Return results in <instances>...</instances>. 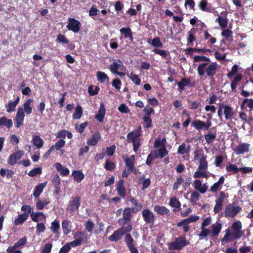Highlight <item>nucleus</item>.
Masks as SVG:
<instances>
[{"label":"nucleus","mask_w":253,"mask_h":253,"mask_svg":"<svg viewBox=\"0 0 253 253\" xmlns=\"http://www.w3.org/2000/svg\"><path fill=\"white\" fill-rule=\"evenodd\" d=\"M135 161L134 155H131L129 158L126 159L125 160L126 167L128 171L134 173L136 172V169L134 166Z\"/></svg>","instance_id":"nucleus-18"},{"label":"nucleus","mask_w":253,"mask_h":253,"mask_svg":"<svg viewBox=\"0 0 253 253\" xmlns=\"http://www.w3.org/2000/svg\"><path fill=\"white\" fill-rule=\"evenodd\" d=\"M27 242L26 239L25 238H22L18 241L14 246H11L12 247L17 249L22 246H23Z\"/></svg>","instance_id":"nucleus-56"},{"label":"nucleus","mask_w":253,"mask_h":253,"mask_svg":"<svg viewBox=\"0 0 253 253\" xmlns=\"http://www.w3.org/2000/svg\"><path fill=\"white\" fill-rule=\"evenodd\" d=\"M224 180L225 178L224 176H221L218 181L214 183V184L211 187L210 191L212 193H214L220 190L222 188Z\"/></svg>","instance_id":"nucleus-19"},{"label":"nucleus","mask_w":253,"mask_h":253,"mask_svg":"<svg viewBox=\"0 0 253 253\" xmlns=\"http://www.w3.org/2000/svg\"><path fill=\"white\" fill-rule=\"evenodd\" d=\"M120 32L124 35L125 38H129L131 41L133 40L131 30L129 28H122Z\"/></svg>","instance_id":"nucleus-31"},{"label":"nucleus","mask_w":253,"mask_h":253,"mask_svg":"<svg viewBox=\"0 0 253 253\" xmlns=\"http://www.w3.org/2000/svg\"><path fill=\"white\" fill-rule=\"evenodd\" d=\"M94 227V224L91 220H88L85 224V229L89 233H92Z\"/></svg>","instance_id":"nucleus-50"},{"label":"nucleus","mask_w":253,"mask_h":253,"mask_svg":"<svg viewBox=\"0 0 253 253\" xmlns=\"http://www.w3.org/2000/svg\"><path fill=\"white\" fill-rule=\"evenodd\" d=\"M166 139H163L162 140H161L159 139H157L154 142V147L155 148H158L159 147H164L165 146V143H166Z\"/></svg>","instance_id":"nucleus-58"},{"label":"nucleus","mask_w":253,"mask_h":253,"mask_svg":"<svg viewBox=\"0 0 253 253\" xmlns=\"http://www.w3.org/2000/svg\"><path fill=\"white\" fill-rule=\"evenodd\" d=\"M100 138L101 136L100 134H95L87 141V143L88 145L94 146L97 143Z\"/></svg>","instance_id":"nucleus-36"},{"label":"nucleus","mask_w":253,"mask_h":253,"mask_svg":"<svg viewBox=\"0 0 253 253\" xmlns=\"http://www.w3.org/2000/svg\"><path fill=\"white\" fill-rule=\"evenodd\" d=\"M83 115L82 108L80 105H77L75 109V112L73 115V118L75 119H80Z\"/></svg>","instance_id":"nucleus-43"},{"label":"nucleus","mask_w":253,"mask_h":253,"mask_svg":"<svg viewBox=\"0 0 253 253\" xmlns=\"http://www.w3.org/2000/svg\"><path fill=\"white\" fill-rule=\"evenodd\" d=\"M217 68L216 62H204L199 65L197 72L199 76H203L206 73L207 76L212 77L215 74Z\"/></svg>","instance_id":"nucleus-3"},{"label":"nucleus","mask_w":253,"mask_h":253,"mask_svg":"<svg viewBox=\"0 0 253 253\" xmlns=\"http://www.w3.org/2000/svg\"><path fill=\"white\" fill-rule=\"evenodd\" d=\"M24 153V152L22 150H19L12 153L7 159V164L10 166L14 165L22 157Z\"/></svg>","instance_id":"nucleus-12"},{"label":"nucleus","mask_w":253,"mask_h":253,"mask_svg":"<svg viewBox=\"0 0 253 253\" xmlns=\"http://www.w3.org/2000/svg\"><path fill=\"white\" fill-rule=\"evenodd\" d=\"M154 210L160 214H167L169 211V210L165 207L160 206H155L154 208Z\"/></svg>","instance_id":"nucleus-40"},{"label":"nucleus","mask_w":253,"mask_h":253,"mask_svg":"<svg viewBox=\"0 0 253 253\" xmlns=\"http://www.w3.org/2000/svg\"><path fill=\"white\" fill-rule=\"evenodd\" d=\"M65 144V141L63 139H60L54 145H52L51 147H52L53 150L55 149L56 150H59L61 148L64 147Z\"/></svg>","instance_id":"nucleus-48"},{"label":"nucleus","mask_w":253,"mask_h":253,"mask_svg":"<svg viewBox=\"0 0 253 253\" xmlns=\"http://www.w3.org/2000/svg\"><path fill=\"white\" fill-rule=\"evenodd\" d=\"M13 125L12 121L10 119H7L5 117H2L0 118V126H5L9 128L12 127Z\"/></svg>","instance_id":"nucleus-37"},{"label":"nucleus","mask_w":253,"mask_h":253,"mask_svg":"<svg viewBox=\"0 0 253 253\" xmlns=\"http://www.w3.org/2000/svg\"><path fill=\"white\" fill-rule=\"evenodd\" d=\"M99 88L98 86L94 87L92 85H90L88 88V92L90 95L93 96L98 93Z\"/></svg>","instance_id":"nucleus-51"},{"label":"nucleus","mask_w":253,"mask_h":253,"mask_svg":"<svg viewBox=\"0 0 253 253\" xmlns=\"http://www.w3.org/2000/svg\"><path fill=\"white\" fill-rule=\"evenodd\" d=\"M189 244V242L186 240L185 237H180L176 238L173 242L169 244V250H180Z\"/></svg>","instance_id":"nucleus-8"},{"label":"nucleus","mask_w":253,"mask_h":253,"mask_svg":"<svg viewBox=\"0 0 253 253\" xmlns=\"http://www.w3.org/2000/svg\"><path fill=\"white\" fill-rule=\"evenodd\" d=\"M242 78H243L242 75L241 74H240L237 75L235 77V78L233 80V81H232V83L231 84V87L232 90L233 91L235 90V89L237 87V84H238V83L239 82H240L241 81Z\"/></svg>","instance_id":"nucleus-42"},{"label":"nucleus","mask_w":253,"mask_h":253,"mask_svg":"<svg viewBox=\"0 0 253 253\" xmlns=\"http://www.w3.org/2000/svg\"><path fill=\"white\" fill-rule=\"evenodd\" d=\"M190 150V146H186V144L183 143L178 148L177 153L179 154H185L189 152Z\"/></svg>","instance_id":"nucleus-39"},{"label":"nucleus","mask_w":253,"mask_h":253,"mask_svg":"<svg viewBox=\"0 0 253 253\" xmlns=\"http://www.w3.org/2000/svg\"><path fill=\"white\" fill-rule=\"evenodd\" d=\"M199 193L196 191H194L191 193L190 201L193 204H196L197 202L199 200L200 198Z\"/></svg>","instance_id":"nucleus-46"},{"label":"nucleus","mask_w":253,"mask_h":253,"mask_svg":"<svg viewBox=\"0 0 253 253\" xmlns=\"http://www.w3.org/2000/svg\"><path fill=\"white\" fill-rule=\"evenodd\" d=\"M59 227V221L58 220H55L51 223L50 229L54 233L56 234L58 233Z\"/></svg>","instance_id":"nucleus-45"},{"label":"nucleus","mask_w":253,"mask_h":253,"mask_svg":"<svg viewBox=\"0 0 253 253\" xmlns=\"http://www.w3.org/2000/svg\"><path fill=\"white\" fill-rule=\"evenodd\" d=\"M241 210V208L235 203L229 204L226 207L224 212V216L226 217H234Z\"/></svg>","instance_id":"nucleus-7"},{"label":"nucleus","mask_w":253,"mask_h":253,"mask_svg":"<svg viewBox=\"0 0 253 253\" xmlns=\"http://www.w3.org/2000/svg\"><path fill=\"white\" fill-rule=\"evenodd\" d=\"M46 183V182L41 183L36 187L35 190L33 193V195L35 197L38 198L40 196L43 188L45 187Z\"/></svg>","instance_id":"nucleus-32"},{"label":"nucleus","mask_w":253,"mask_h":253,"mask_svg":"<svg viewBox=\"0 0 253 253\" xmlns=\"http://www.w3.org/2000/svg\"><path fill=\"white\" fill-rule=\"evenodd\" d=\"M147 42L152 46L156 47H161L163 43L161 42L160 38L159 37H155L153 40L148 39Z\"/></svg>","instance_id":"nucleus-30"},{"label":"nucleus","mask_w":253,"mask_h":253,"mask_svg":"<svg viewBox=\"0 0 253 253\" xmlns=\"http://www.w3.org/2000/svg\"><path fill=\"white\" fill-rule=\"evenodd\" d=\"M234 114L233 109L231 106L223 104L219 105L217 115L220 120H222L223 115L226 120H231Z\"/></svg>","instance_id":"nucleus-5"},{"label":"nucleus","mask_w":253,"mask_h":253,"mask_svg":"<svg viewBox=\"0 0 253 253\" xmlns=\"http://www.w3.org/2000/svg\"><path fill=\"white\" fill-rule=\"evenodd\" d=\"M105 115V108L104 104L101 103L97 114L95 116V118L99 122H102L103 121Z\"/></svg>","instance_id":"nucleus-25"},{"label":"nucleus","mask_w":253,"mask_h":253,"mask_svg":"<svg viewBox=\"0 0 253 253\" xmlns=\"http://www.w3.org/2000/svg\"><path fill=\"white\" fill-rule=\"evenodd\" d=\"M139 182L143 186L142 190L147 188L150 185L151 181L149 178H146L145 175H142L140 176L138 179Z\"/></svg>","instance_id":"nucleus-29"},{"label":"nucleus","mask_w":253,"mask_h":253,"mask_svg":"<svg viewBox=\"0 0 253 253\" xmlns=\"http://www.w3.org/2000/svg\"><path fill=\"white\" fill-rule=\"evenodd\" d=\"M96 77L97 80L101 83H105V82H108L109 77L104 72L99 71L96 73Z\"/></svg>","instance_id":"nucleus-34"},{"label":"nucleus","mask_w":253,"mask_h":253,"mask_svg":"<svg viewBox=\"0 0 253 253\" xmlns=\"http://www.w3.org/2000/svg\"><path fill=\"white\" fill-rule=\"evenodd\" d=\"M117 190L118 194L122 197H125L126 195V189L124 186V180H120L117 185Z\"/></svg>","instance_id":"nucleus-28"},{"label":"nucleus","mask_w":253,"mask_h":253,"mask_svg":"<svg viewBox=\"0 0 253 253\" xmlns=\"http://www.w3.org/2000/svg\"><path fill=\"white\" fill-rule=\"evenodd\" d=\"M42 170L41 168H37L33 169L28 172V175L30 176H35L38 174L42 173Z\"/></svg>","instance_id":"nucleus-53"},{"label":"nucleus","mask_w":253,"mask_h":253,"mask_svg":"<svg viewBox=\"0 0 253 253\" xmlns=\"http://www.w3.org/2000/svg\"><path fill=\"white\" fill-rule=\"evenodd\" d=\"M74 179L78 183H80L84 178V174L79 170H74L72 172Z\"/></svg>","instance_id":"nucleus-35"},{"label":"nucleus","mask_w":253,"mask_h":253,"mask_svg":"<svg viewBox=\"0 0 253 253\" xmlns=\"http://www.w3.org/2000/svg\"><path fill=\"white\" fill-rule=\"evenodd\" d=\"M33 102L32 99H27L23 104V107L18 108L16 115V127H19L22 124L24 120L25 113L30 115L32 112V104Z\"/></svg>","instance_id":"nucleus-1"},{"label":"nucleus","mask_w":253,"mask_h":253,"mask_svg":"<svg viewBox=\"0 0 253 253\" xmlns=\"http://www.w3.org/2000/svg\"><path fill=\"white\" fill-rule=\"evenodd\" d=\"M207 170V169H199V167L198 166V169L193 174V177L195 178H198L200 177L208 178L209 175L207 172L206 171Z\"/></svg>","instance_id":"nucleus-27"},{"label":"nucleus","mask_w":253,"mask_h":253,"mask_svg":"<svg viewBox=\"0 0 253 253\" xmlns=\"http://www.w3.org/2000/svg\"><path fill=\"white\" fill-rule=\"evenodd\" d=\"M71 249V248L68 243L60 249L59 253H67L70 251Z\"/></svg>","instance_id":"nucleus-64"},{"label":"nucleus","mask_w":253,"mask_h":253,"mask_svg":"<svg viewBox=\"0 0 253 253\" xmlns=\"http://www.w3.org/2000/svg\"><path fill=\"white\" fill-rule=\"evenodd\" d=\"M190 83V82L189 80H186L185 79H182L181 81L178 84L179 88L180 90L183 89L184 86L188 85Z\"/></svg>","instance_id":"nucleus-62"},{"label":"nucleus","mask_w":253,"mask_h":253,"mask_svg":"<svg viewBox=\"0 0 253 253\" xmlns=\"http://www.w3.org/2000/svg\"><path fill=\"white\" fill-rule=\"evenodd\" d=\"M124 68L123 63L119 60L114 61L110 66V70L114 74L119 70H124Z\"/></svg>","instance_id":"nucleus-17"},{"label":"nucleus","mask_w":253,"mask_h":253,"mask_svg":"<svg viewBox=\"0 0 253 253\" xmlns=\"http://www.w3.org/2000/svg\"><path fill=\"white\" fill-rule=\"evenodd\" d=\"M81 204V198L79 197H75L70 203V207L72 211H77Z\"/></svg>","instance_id":"nucleus-26"},{"label":"nucleus","mask_w":253,"mask_h":253,"mask_svg":"<svg viewBox=\"0 0 253 253\" xmlns=\"http://www.w3.org/2000/svg\"><path fill=\"white\" fill-rule=\"evenodd\" d=\"M193 60L195 62L203 61L204 62H210V60L209 58L200 55H196L193 57Z\"/></svg>","instance_id":"nucleus-47"},{"label":"nucleus","mask_w":253,"mask_h":253,"mask_svg":"<svg viewBox=\"0 0 253 253\" xmlns=\"http://www.w3.org/2000/svg\"><path fill=\"white\" fill-rule=\"evenodd\" d=\"M215 22H218L219 25L222 28H225L227 25V19L221 16H219L216 19Z\"/></svg>","instance_id":"nucleus-52"},{"label":"nucleus","mask_w":253,"mask_h":253,"mask_svg":"<svg viewBox=\"0 0 253 253\" xmlns=\"http://www.w3.org/2000/svg\"><path fill=\"white\" fill-rule=\"evenodd\" d=\"M28 217V213L24 212V213L20 214L15 217L13 223L16 226L21 225L27 220Z\"/></svg>","instance_id":"nucleus-20"},{"label":"nucleus","mask_w":253,"mask_h":253,"mask_svg":"<svg viewBox=\"0 0 253 253\" xmlns=\"http://www.w3.org/2000/svg\"><path fill=\"white\" fill-rule=\"evenodd\" d=\"M145 113L144 116H150L152 114L154 113V110L153 108L151 107L149 105L146 106L143 110Z\"/></svg>","instance_id":"nucleus-63"},{"label":"nucleus","mask_w":253,"mask_h":253,"mask_svg":"<svg viewBox=\"0 0 253 253\" xmlns=\"http://www.w3.org/2000/svg\"><path fill=\"white\" fill-rule=\"evenodd\" d=\"M194 157L195 160L199 161V169H207L208 167L207 161V156L205 154L204 151L202 148H197L194 151Z\"/></svg>","instance_id":"nucleus-4"},{"label":"nucleus","mask_w":253,"mask_h":253,"mask_svg":"<svg viewBox=\"0 0 253 253\" xmlns=\"http://www.w3.org/2000/svg\"><path fill=\"white\" fill-rule=\"evenodd\" d=\"M20 101V97L17 96L14 101H10L9 103L5 105L6 111L8 113H11L15 110L16 106L19 104Z\"/></svg>","instance_id":"nucleus-21"},{"label":"nucleus","mask_w":253,"mask_h":253,"mask_svg":"<svg viewBox=\"0 0 253 253\" xmlns=\"http://www.w3.org/2000/svg\"><path fill=\"white\" fill-rule=\"evenodd\" d=\"M216 137L215 134L212 133L211 131L205 135V138L208 143H211Z\"/></svg>","instance_id":"nucleus-54"},{"label":"nucleus","mask_w":253,"mask_h":253,"mask_svg":"<svg viewBox=\"0 0 253 253\" xmlns=\"http://www.w3.org/2000/svg\"><path fill=\"white\" fill-rule=\"evenodd\" d=\"M104 168L108 170H112L115 169V164L109 160H107L105 164Z\"/></svg>","instance_id":"nucleus-59"},{"label":"nucleus","mask_w":253,"mask_h":253,"mask_svg":"<svg viewBox=\"0 0 253 253\" xmlns=\"http://www.w3.org/2000/svg\"><path fill=\"white\" fill-rule=\"evenodd\" d=\"M140 135L139 132H135L133 131L129 133L127 135V140L128 143H132L133 150L136 152L140 145Z\"/></svg>","instance_id":"nucleus-9"},{"label":"nucleus","mask_w":253,"mask_h":253,"mask_svg":"<svg viewBox=\"0 0 253 253\" xmlns=\"http://www.w3.org/2000/svg\"><path fill=\"white\" fill-rule=\"evenodd\" d=\"M129 78L130 80L136 85H139L140 84V79L138 78V76L131 72L129 75Z\"/></svg>","instance_id":"nucleus-49"},{"label":"nucleus","mask_w":253,"mask_h":253,"mask_svg":"<svg viewBox=\"0 0 253 253\" xmlns=\"http://www.w3.org/2000/svg\"><path fill=\"white\" fill-rule=\"evenodd\" d=\"M131 229L132 226L130 224L126 226H123L115 231L112 235L110 236L109 240L111 241H117L119 240L126 232L130 231Z\"/></svg>","instance_id":"nucleus-6"},{"label":"nucleus","mask_w":253,"mask_h":253,"mask_svg":"<svg viewBox=\"0 0 253 253\" xmlns=\"http://www.w3.org/2000/svg\"><path fill=\"white\" fill-rule=\"evenodd\" d=\"M80 22L74 19L69 18H68V24L67 25V28L74 33H77L80 30Z\"/></svg>","instance_id":"nucleus-13"},{"label":"nucleus","mask_w":253,"mask_h":253,"mask_svg":"<svg viewBox=\"0 0 253 253\" xmlns=\"http://www.w3.org/2000/svg\"><path fill=\"white\" fill-rule=\"evenodd\" d=\"M84 236V234L82 232H78L76 233L74 236V238L77 239L72 242L68 243L71 248L72 247H76L80 245L82 242L83 241Z\"/></svg>","instance_id":"nucleus-16"},{"label":"nucleus","mask_w":253,"mask_h":253,"mask_svg":"<svg viewBox=\"0 0 253 253\" xmlns=\"http://www.w3.org/2000/svg\"><path fill=\"white\" fill-rule=\"evenodd\" d=\"M169 205L171 207L175 208H179L181 206V204L179 201L174 197L170 198Z\"/></svg>","instance_id":"nucleus-44"},{"label":"nucleus","mask_w":253,"mask_h":253,"mask_svg":"<svg viewBox=\"0 0 253 253\" xmlns=\"http://www.w3.org/2000/svg\"><path fill=\"white\" fill-rule=\"evenodd\" d=\"M193 184L195 189L200 192L201 194L205 193L208 188V185L207 183L202 184L201 181L199 179L195 180Z\"/></svg>","instance_id":"nucleus-14"},{"label":"nucleus","mask_w":253,"mask_h":253,"mask_svg":"<svg viewBox=\"0 0 253 253\" xmlns=\"http://www.w3.org/2000/svg\"><path fill=\"white\" fill-rule=\"evenodd\" d=\"M71 222L67 220H65L62 222V228L64 234H68L71 231Z\"/></svg>","instance_id":"nucleus-38"},{"label":"nucleus","mask_w":253,"mask_h":253,"mask_svg":"<svg viewBox=\"0 0 253 253\" xmlns=\"http://www.w3.org/2000/svg\"><path fill=\"white\" fill-rule=\"evenodd\" d=\"M223 203L215 201V205L213 209V211L215 213H218L222 209Z\"/></svg>","instance_id":"nucleus-61"},{"label":"nucleus","mask_w":253,"mask_h":253,"mask_svg":"<svg viewBox=\"0 0 253 253\" xmlns=\"http://www.w3.org/2000/svg\"><path fill=\"white\" fill-rule=\"evenodd\" d=\"M251 145L249 143H242L236 146L233 149L234 152L236 155H243L249 151Z\"/></svg>","instance_id":"nucleus-11"},{"label":"nucleus","mask_w":253,"mask_h":253,"mask_svg":"<svg viewBox=\"0 0 253 253\" xmlns=\"http://www.w3.org/2000/svg\"><path fill=\"white\" fill-rule=\"evenodd\" d=\"M129 201L132 205L131 208H130L131 209L132 212H136L142 209V204L140 203H138L137 201L134 198H130Z\"/></svg>","instance_id":"nucleus-24"},{"label":"nucleus","mask_w":253,"mask_h":253,"mask_svg":"<svg viewBox=\"0 0 253 253\" xmlns=\"http://www.w3.org/2000/svg\"><path fill=\"white\" fill-rule=\"evenodd\" d=\"M168 152L166 146L162 147L157 150V154L155 155L157 158H163L167 155Z\"/></svg>","instance_id":"nucleus-41"},{"label":"nucleus","mask_w":253,"mask_h":253,"mask_svg":"<svg viewBox=\"0 0 253 253\" xmlns=\"http://www.w3.org/2000/svg\"><path fill=\"white\" fill-rule=\"evenodd\" d=\"M177 226L178 227H182V228L185 233L188 232L189 229V225L186 223L184 222L183 220L177 223Z\"/></svg>","instance_id":"nucleus-57"},{"label":"nucleus","mask_w":253,"mask_h":253,"mask_svg":"<svg viewBox=\"0 0 253 253\" xmlns=\"http://www.w3.org/2000/svg\"><path fill=\"white\" fill-rule=\"evenodd\" d=\"M242 223L239 220L234 222L231 227L232 231L227 232L221 240L222 244L229 240L240 238L244 234V232L242 230Z\"/></svg>","instance_id":"nucleus-2"},{"label":"nucleus","mask_w":253,"mask_h":253,"mask_svg":"<svg viewBox=\"0 0 253 253\" xmlns=\"http://www.w3.org/2000/svg\"><path fill=\"white\" fill-rule=\"evenodd\" d=\"M192 126L193 127L198 130H200L202 129L208 130L211 126V123L210 120L205 123L200 120H197L192 122Z\"/></svg>","instance_id":"nucleus-10"},{"label":"nucleus","mask_w":253,"mask_h":253,"mask_svg":"<svg viewBox=\"0 0 253 253\" xmlns=\"http://www.w3.org/2000/svg\"><path fill=\"white\" fill-rule=\"evenodd\" d=\"M31 218L34 222H39L40 221L45 220V216L42 212H34L32 211L31 214Z\"/></svg>","instance_id":"nucleus-22"},{"label":"nucleus","mask_w":253,"mask_h":253,"mask_svg":"<svg viewBox=\"0 0 253 253\" xmlns=\"http://www.w3.org/2000/svg\"><path fill=\"white\" fill-rule=\"evenodd\" d=\"M201 230L200 233L198 234V236L200 237H206L210 233V230L205 227H201Z\"/></svg>","instance_id":"nucleus-60"},{"label":"nucleus","mask_w":253,"mask_h":253,"mask_svg":"<svg viewBox=\"0 0 253 253\" xmlns=\"http://www.w3.org/2000/svg\"><path fill=\"white\" fill-rule=\"evenodd\" d=\"M32 143L38 149L41 148L44 144L43 140L38 135H33Z\"/></svg>","instance_id":"nucleus-23"},{"label":"nucleus","mask_w":253,"mask_h":253,"mask_svg":"<svg viewBox=\"0 0 253 253\" xmlns=\"http://www.w3.org/2000/svg\"><path fill=\"white\" fill-rule=\"evenodd\" d=\"M183 182V179L181 176L178 177L175 182L174 183L173 185V190H177L179 186L182 184Z\"/></svg>","instance_id":"nucleus-55"},{"label":"nucleus","mask_w":253,"mask_h":253,"mask_svg":"<svg viewBox=\"0 0 253 253\" xmlns=\"http://www.w3.org/2000/svg\"><path fill=\"white\" fill-rule=\"evenodd\" d=\"M212 236L215 237L218 235L221 229V224L219 223L213 224L211 226Z\"/></svg>","instance_id":"nucleus-33"},{"label":"nucleus","mask_w":253,"mask_h":253,"mask_svg":"<svg viewBox=\"0 0 253 253\" xmlns=\"http://www.w3.org/2000/svg\"><path fill=\"white\" fill-rule=\"evenodd\" d=\"M144 221L147 223H153L155 220L153 213L148 209H145L142 212Z\"/></svg>","instance_id":"nucleus-15"}]
</instances>
